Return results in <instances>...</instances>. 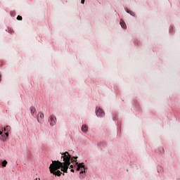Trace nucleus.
Returning <instances> with one entry per match:
<instances>
[{
  "mask_svg": "<svg viewBox=\"0 0 180 180\" xmlns=\"http://www.w3.org/2000/svg\"><path fill=\"white\" fill-rule=\"evenodd\" d=\"M70 161H71V162H76V165H77V171H79V169H81V168H82L81 169L80 174H84V172H85V165H84V163H78L77 162V160H75L71 158H70Z\"/></svg>",
  "mask_w": 180,
  "mask_h": 180,
  "instance_id": "nucleus-2",
  "label": "nucleus"
},
{
  "mask_svg": "<svg viewBox=\"0 0 180 180\" xmlns=\"http://www.w3.org/2000/svg\"><path fill=\"white\" fill-rule=\"evenodd\" d=\"M30 113H31L32 116H34V117L36 116V113H37L36 108L31 106L30 108Z\"/></svg>",
  "mask_w": 180,
  "mask_h": 180,
  "instance_id": "nucleus-6",
  "label": "nucleus"
},
{
  "mask_svg": "<svg viewBox=\"0 0 180 180\" xmlns=\"http://www.w3.org/2000/svg\"><path fill=\"white\" fill-rule=\"evenodd\" d=\"M96 115L98 117H103L105 116V112L101 108L97 107L96 108Z\"/></svg>",
  "mask_w": 180,
  "mask_h": 180,
  "instance_id": "nucleus-3",
  "label": "nucleus"
},
{
  "mask_svg": "<svg viewBox=\"0 0 180 180\" xmlns=\"http://www.w3.org/2000/svg\"><path fill=\"white\" fill-rule=\"evenodd\" d=\"M61 158L63 159L64 162H61L58 160L52 161V164L50 165L49 169L51 174L56 175L57 176H61V171L67 174L68 172V168L71 165V155L68 152H65L62 154ZM61 168V171L58 170Z\"/></svg>",
  "mask_w": 180,
  "mask_h": 180,
  "instance_id": "nucleus-1",
  "label": "nucleus"
},
{
  "mask_svg": "<svg viewBox=\"0 0 180 180\" xmlns=\"http://www.w3.org/2000/svg\"><path fill=\"white\" fill-rule=\"evenodd\" d=\"M7 165H8V161L4 160L2 162V167H6Z\"/></svg>",
  "mask_w": 180,
  "mask_h": 180,
  "instance_id": "nucleus-10",
  "label": "nucleus"
},
{
  "mask_svg": "<svg viewBox=\"0 0 180 180\" xmlns=\"http://www.w3.org/2000/svg\"><path fill=\"white\" fill-rule=\"evenodd\" d=\"M34 180H37V179H34Z\"/></svg>",
  "mask_w": 180,
  "mask_h": 180,
  "instance_id": "nucleus-21",
  "label": "nucleus"
},
{
  "mask_svg": "<svg viewBox=\"0 0 180 180\" xmlns=\"http://www.w3.org/2000/svg\"><path fill=\"white\" fill-rule=\"evenodd\" d=\"M37 119V122L40 123V121L44 119V114H43V112H38Z\"/></svg>",
  "mask_w": 180,
  "mask_h": 180,
  "instance_id": "nucleus-5",
  "label": "nucleus"
},
{
  "mask_svg": "<svg viewBox=\"0 0 180 180\" xmlns=\"http://www.w3.org/2000/svg\"><path fill=\"white\" fill-rule=\"evenodd\" d=\"M126 11L127 13H130V15H131V16H134V13L130 12V11H129V9H127Z\"/></svg>",
  "mask_w": 180,
  "mask_h": 180,
  "instance_id": "nucleus-11",
  "label": "nucleus"
},
{
  "mask_svg": "<svg viewBox=\"0 0 180 180\" xmlns=\"http://www.w3.org/2000/svg\"><path fill=\"white\" fill-rule=\"evenodd\" d=\"M73 158H75V160H77L78 158V157L76 156V157H74Z\"/></svg>",
  "mask_w": 180,
  "mask_h": 180,
  "instance_id": "nucleus-18",
  "label": "nucleus"
},
{
  "mask_svg": "<svg viewBox=\"0 0 180 180\" xmlns=\"http://www.w3.org/2000/svg\"><path fill=\"white\" fill-rule=\"evenodd\" d=\"M0 140H1V141H6V137H5V136H4V135H1V136H0Z\"/></svg>",
  "mask_w": 180,
  "mask_h": 180,
  "instance_id": "nucleus-9",
  "label": "nucleus"
},
{
  "mask_svg": "<svg viewBox=\"0 0 180 180\" xmlns=\"http://www.w3.org/2000/svg\"><path fill=\"white\" fill-rule=\"evenodd\" d=\"M38 179L40 180V178H39Z\"/></svg>",
  "mask_w": 180,
  "mask_h": 180,
  "instance_id": "nucleus-22",
  "label": "nucleus"
},
{
  "mask_svg": "<svg viewBox=\"0 0 180 180\" xmlns=\"http://www.w3.org/2000/svg\"><path fill=\"white\" fill-rule=\"evenodd\" d=\"M6 129L7 131H11V126H6Z\"/></svg>",
  "mask_w": 180,
  "mask_h": 180,
  "instance_id": "nucleus-12",
  "label": "nucleus"
},
{
  "mask_svg": "<svg viewBox=\"0 0 180 180\" xmlns=\"http://www.w3.org/2000/svg\"><path fill=\"white\" fill-rule=\"evenodd\" d=\"M71 172H75L74 169H71Z\"/></svg>",
  "mask_w": 180,
  "mask_h": 180,
  "instance_id": "nucleus-16",
  "label": "nucleus"
},
{
  "mask_svg": "<svg viewBox=\"0 0 180 180\" xmlns=\"http://www.w3.org/2000/svg\"><path fill=\"white\" fill-rule=\"evenodd\" d=\"M0 136H2V131H0Z\"/></svg>",
  "mask_w": 180,
  "mask_h": 180,
  "instance_id": "nucleus-20",
  "label": "nucleus"
},
{
  "mask_svg": "<svg viewBox=\"0 0 180 180\" xmlns=\"http://www.w3.org/2000/svg\"><path fill=\"white\" fill-rule=\"evenodd\" d=\"M120 25L122 26V27L123 29H126L127 26H126V23L124 22V21H123L122 20H120Z\"/></svg>",
  "mask_w": 180,
  "mask_h": 180,
  "instance_id": "nucleus-8",
  "label": "nucleus"
},
{
  "mask_svg": "<svg viewBox=\"0 0 180 180\" xmlns=\"http://www.w3.org/2000/svg\"><path fill=\"white\" fill-rule=\"evenodd\" d=\"M56 120L57 119L56 118V117H54L53 115H51L49 117V121L50 123V126H55Z\"/></svg>",
  "mask_w": 180,
  "mask_h": 180,
  "instance_id": "nucleus-4",
  "label": "nucleus"
},
{
  "mask_svg": "<svg viewBox=\"0 0 180 180\" xmlns=\"http://www.w3.org/2000/svg\"><path fill=\"white\" fill-rule=\"evenodd\" d=\"M82 4H85V0H82Z\"/></svg>",
  "mask_w": 180,
  "mask_h": 180,
  "instance_id": "nucleus-15",
  "label": "nucleus"
},
{
  "mask_svg": "<svg viewBox=\"0 0 180 180\" xmlns=\"http://www.w3.org/2000/svg\"><path fill=\"white\" fill-rule=\"evenodd\" d=\"M5 134H6V137H9V133L6 132Z\"/></svg>",
  "mask_w": 180,
  "mask_h": 180,
  "instance_id": "nucleus-14",
  "label": "nucleus"
},
{
  "mask_svg": "<svg viewBox=\"0 0 180 180\" xmlns=\"http://www.w3.org/2000/svg\"><path fill=\"white\" fill-rule=\"evenodd\" d=\"M70 168H74V166L72 165H70Z\"/></svg>",
  "mask_w": 180,
  "mask_h": 180,
  "instance_id": "nucleus-19",
  "label": "nucleus"
},
{
  "mask_svg": "<svg viewBox=\"0 0 180 180\" xmlns=\"http://www.w3.org/2000/svg\"><path fill=\"white\" fill-rule=\"evenodd\" d=\"M82 131H83V133H88V127L86 125H82Z\"/></svg>",
  "mask_w": 180,
  "mask_h": 180,
  "instance_id": "nucleus-7",
  "label": "nucleus"
},
{
  "mask_svg": "<svg viewBox=\"0 0 180 180\" xmlns=\"http://www.w3.org/2000/svg\"><path fill=\"white\" fill-rule=\"evenodd\" d=\"M4 131H8V130L6 129V127L4 128Z\"/></svg>",
  "mask_w": 180,
  "mask_h": 180,
  "instance_id": "nucleus-17",
  "label": "nucleus"
},
{
  "mask_svg": "<svg viewBox=\"0 0 180 180\" xmlns=\"http://www.w3.org/2000/svg\"><path fill=\"white\" fill-rule=\"evenodd\" d=\"M22 16L18 15V17H17L18 20H22Z\"/></svg>",
  "mask_w": 180,
  "mask_h": 180,
  "instance_id": "nucleus-13",
  "label": "nucleus"
}]
</instances>
